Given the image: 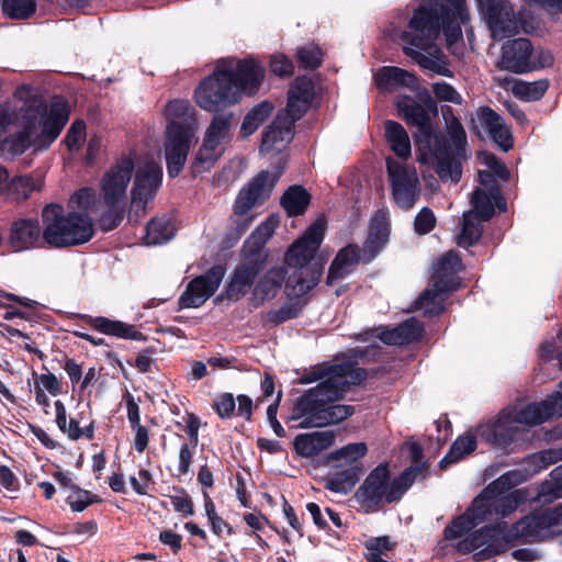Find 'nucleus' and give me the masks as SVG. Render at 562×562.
<instances>
[{
	"label": "nucleus",
	"mask_w": 562,
	"mask_h": 562,
	"mask_svg": "<svg viewBox=\"0 0 562 562\" xmlns=\"http://www.w3.org/2000/svg\"><path fill=\"white\" fill-rule=\"evenodd\" d=\"M469 20L465 0H422L401 33L403 49L422 68L452 77L447 58L435 42L442 27L448 45H453L462 37L461 23Z\"/></svg>",
	"instance_id": "obj_1"
},
{
	"label": "nucleus",
	"mask_w": 562,
	"mask_h": 562,
	"mask_svg": "<svg viewBox=\"0 0 562 562\" xmlns=\"http://www.w3.org/2000/svg\"><path fill=\"white\" fill-rule=\"evenodd\" d=\"M66 501L74 512H82L95 502V497L88 491L81 490L77 486H71Z\"/></svg>",
	"instance_id": "obj_50"
},
{
	"label": "nucleus",
	"mask_w": 562,
	"mask_h": 562,
	"mask_svg": "<svg viewBox=\"0 0 562 562\" xmlns=\"http://www.w3.org/2000/svg\"><path fill=\"white\" fill-rule=\"evenodd\" d=\"M198 446H193L192 442H186L181 446L179 451V465L178 472L182 475L190 472L193 456Z\"/></svg>",
	"instance_id": "obj_59"
},
{
	"label": "nucleus",
	"mask_w": 562,
	"mask_h": 562,
	"mask_svg": "<svg viewBox=\"0 0 562 562\" xmlns=\"http://www.w3.org/2000/svg\"><path fill=\"white\" fill-rule=\"evenodd\" d=\"M553 64V55L542 48H533L527 38H516L502 47L499 67L502 69L525 74L536 71Z\"/></svg>",
	"instance_id": "obj_15"
},
{
	"label": "nucleus",
	"mask_w": 562,
	"mask_h": 562,
	"mask_svg": "<svg viewBox=\"0 0 562 562\" xmlns=\"http://www.w3.org/2000/svg\"><path fill=\"white\" fill-rule=\"evenodd\" d=\"M235 400L232 394L225 393L217 397L214 408L222 418L229 417L235 409Z\"/></svg>",
	"instance_id": "obj_64"
},
{
	"label": "nucleus",
	"mask_w": 562,
	"mask_h": 562,
	"mask_svg": "<svg viewBox=\"0 0 562 562\" xmlns=\"http://www.w3.org/2000/svg\"><path fill=\"white\" fill-rule=\"evenodd\" d=\"M134 168V159L128 155L116 160L100 179V199L106 207V212L99 220L103 231L116 228L123 218L121 204L126 199Z\"/></svg>",
	"instance_id": "obj_12"
},
{
	"label": "nucleus",
	"mask_w": 562,
	"mask_h": 562,
	"mask_svg": "<svg viewBox=\"0 0 562 562\" xmlns=\"http://www.w3.org/2000/svg\"><path fill=\"white\" fill-rule=\"evenodd\" d=\"M44 243V225L38 220L21 217L14 220L9 229L8 244L14 252L41 247Z\"/></svg>",
	"instance_id": "obj_23"
},
{
	"label": "nucleus",
	"mask_w": 562,
	"mask_h": 562,
	"mask_svg": "<svg viewBox=\"0 0 562 562\" xmlns=\"http://www.w3.org/2000/svg\"><path fill=\"white\" fill-rule=\"evenodd\" d=\"M509 529L501 526L485 527L461 540L457 549L462 553L474 552L477 561L487 560L505 549L504 542L512 541L508 538Z\"/></svg>",
	"instance_id": "obj_20"
},
{
	"label": "nucleus",
	"mask_w": 562,
	"mask_h": 562,
	"mask_svg": "<svg viewBox=\"0 0 562 562\" xmlns=\"http://www.w3.org/2000/svg\"><path fill=\"white\" fill-rule=\"evenodd\" d=\"M288 276L283 266H267V257L245 259L234 270L226 289V296L239 301L250 290V303L257 307L274 299L282 289Z\"/></svg>",
	"instance_id": "obj_6"
},
{
	"label": "nucleus",
	"mask_w": 562,
	"mask_h": 562,
	"mask_svg": "<svg viewBox=\"0 0 562 562\" xmlns=\"http://www.w3.org/2000/svg\"><path fill=\"white\" fill-rule=\"evenodd\" d=\"M272 109L269 102H261L254 106L241 124V134L245 137L251 135L269 117Z\"/></svg>",
	"instance_id": "obj_48"
},
{
	"label": "nucleus",
	"mask_w": 562,
	"mask_h": 562,
	"mask_svg": "<svg viewBox=\"0 0 562 562\" xmlns=\"http://www.w3.org/2000/svg\"><path fill=\"white\" fill-rule=\"evenodd\" d=\"M375 82L380 89L389 91L402 87L414 90L417 87V78L398 67H382L375 75Z\"/></svg>",
	"instance_id": "obj_31"
},
{
	"label": "nucleus",
	"mask_w": 562,
	"mask_h": 562,
	"mask_svg": "<svg viewBox=\"0 0 562 562\" xmlns=\"http://www.w3.org/2000/svg\"><path fill=\"white\" fill-rule=\"evenodd\" d=\"M224 270L222 267H213L205 274L193 279L179 299L181 308H196L203 305L218 289Z\"/></svg>",
	"instance_id": "obj_22"
},
{
	"label": "nucleus",
	"mask_w": 562,
	"mask_h": 562,
	"mask_svg": "<svg viewBox=\"0 0 562 562\" xmlns=\"http://www.w3.org/2000/svg\"><path fill=\"white\" fill-rule=\"evenodd\" d=\"M322 271L323 267L297 270L285 284L288 302L279 310L269 312V321L280 324L296 317L306 302L305 295L318 284Z\"/></svg>",
	"instance_id": "obj_16"
},
{
	"label": "nucleus",
	"mask_w": 562,
	"mask_h": 562,
	"mask_svg": "<svg viewBox=\"0 0 562 562\" xmlns=\"http://www.w3.org/2000/svg\"><path fill=\"white\" fill-rule=\"evenodd\" d=\"M432 92L435 98L442 102H450L453 104H461L463 102L462 95L451 85L445 81L432 83Z\"/></svg>",
	"instance_id": "obj_53"
},
{
	"label": "nucleus",
	"mask_w": 562,
	"mask_h": 562,
	"mask_svg": "<svg viewBox=\"0 0 562 562\" xmlns=\"http://www.w3.org/2000/svg\"><path fill=\"white\" fill-rule=\"evenodd\" d=\"M326 231V222L323 218L316 220L306 232L296 239L284 255V262L291 268L305 270L321 265H311L318 250Z\"/></svg>",
	"instance_id": "obj_19"
},
{
	"label": "nucleus",
	"mask_w": 562,
	"mask_h": 562,
	"mask_svg": "<svg viewBox=\"0 0 562 562\" xmlns=\"http://www.w3.org/2000/svg\"><path fill=\"white\" fill-rule=\"evenodd\" d=\"M562 536V503L521 518L509 528L508 538L542 541Z\"/></svg>",
	"instance_id": "obj_14"
},
{
	"label": "nucleus",
	"mask_w": 562,
	"mask_h": 562,
	"mask_svg": "<svg viewBox=\"0 0 562 562\" xmlns=\"http://www.w3.org/2000/svg\"><path fill=\"white\" fill-rule=\"evenodd\" d=\"M384 130L390 148L400 159L407 160L412 155V147L405 128L397 122L386 121Z\"/></svg>",
	"instance_id": "obj_37"
},
{
	"label": "nucleus",
	"mask_w": 562,
	"mask_h": 562,
	"mask_svg": "<svg viewBox=\"0 0 562 562\" xmlns=\"http://www.w3.org/2000/svg\"><path fill=\"white\" fill-rule=\"evenodd\" d=\"M278 226L279 218L273 215L269 216L265 222H262L245 241L243 250L245 259L266 257L261 254V249L272 237Z\"/></svg>",
	"instance_id": "obj_33"
},
{
	"label": "nucleus",
	"mask_w": 562,
	"mask_h": 562,
	"mask_svg": "<svg viewBox=\"0 0 562 562\" xmlns=\"http://www.w3.org/2000/svg\"><path fill=\"white\" fill-rule=\"evenodd\" d=\"M297 120L280 112L265 133L260 151H281L293 138V126Z\"/></svg>",
	"instance_id": "obj_25"
},
{
	"label": "nucleus",
	"mask_w": 562,
	"mask_h": 562,
	"mask_svg": "<svg viewBox=\"0 0 562 562\" xmlns=\"http://www.w3.org/2000/svg\"><path fill=\"white\" fill-rule=\"evenodd\" d=\"M175 226L169 218H153L146 227L145 243L148 246L169 241L175 236Z\"/></svg>",
	"instance_id": "obj_41"
},
{
	"label": "nucleus",
	"mask_w": 562,
	"mask_h": 562,
	"mask_svg": "<svg viewBox=\"0 0 562 562\" xmlns=\"http://www.w3.org/2000/svg\"><path fill=\"white\" fill-rule=\"evenodd\" d=\"M270 69L277 76H290L293 72V63L283 54H276L271 57Z\"/></svg>",
	"instance_id": "obj_58"
},
{
	"label": "nucleus",
	"mask_w": 562,
	"mask_h": 562,
	"mask_svg": "<svg viewBox=\"0 0 562 562\" xmlns=\"http://www.w3.org/2000/svg\"><path fill=\"white\" fill-rule=\"evenodd\" d=\"M282 173V169L274 172L261 171L252 181L244 188L235 202L234 213L231 221L236 225V233L239 237L250 225L252 217L249 211L258 203L267 200Z\"/></svg>",
	"instance_id": "obj_13"
},
{
	"label": "nucleus",
	"mask_w": 562,
	"mask_h": 562,
	"mask_svg": "<svg viewBox=\"0 0 562 562\" xmlns=\"http://www.w3.org/2000/svg\"><path fill=\"white\" fill-rule=\"evenodd\" d=\"M14 95L21 101H23L24 104L20 110V114H18L13 109H11L16 115L15 122L11 126H13L18 122L20 116L26 117L27 112H33L34 108H36L35 103H38V108H41L42 111H50V105H45L43 101L37 97V90L30 85L24 83L18 87L14 92Z\"/></svg>",
	"instance_id": "obj_46"
},
{
	"label": "nucleus",
	"mask_w": 562,
	"mask_h": 562,
	"mask_svg": "<svg viewBox=\"0 0 562 562\" xmlns=\"http://www.w3.org/2000/svg\"><path fill=\"white\" fill-rule=\"evenodd\" d=\"M44 225V244L65 248L88 243L93 234V223L87 213L65 212L63 205L49 203L41 212Z\"/></svg>",
	"instance_id": "obj_10"
},
{
	"label": "nucleus",
	"mask_w": 562,
	"mask_h": 562,
	"mask_svg": "<svg viewBox=\"0 0 562 562\" xmlns=\"http://www.w3.org/2000/svg\"><path fill=\"white\" fill-rule=\"evenodd\" d=\"M359 258L360 249L358 246L348 245L342 248L329 267L327 284H333L335 281L348 276L358 263Z\"/></svg>",
	"instance_id": "obj_34"
},
{
	"label": "nucleus",
	"mask_w": 562,
	"mask_h": 562,
	"mask_svg": "<svg viewBox=\"0 0 562 562\" xmlns=\"http://www.w3.org/2000/svg\"><path fill=\"white\" fill-rule=\"evenodd\" d=\"M487 22L492 36L496 40L510 36L517 32L515 13L509 3L498 5L493 13L484 18Z\"/></svg>",
	"instance_id": "obj_30"
},
{
	"label": "nucleus",
	"mask_w": 562,
	"mask_h": 562,
	"mask_svg": "<svg viewBox=\"0 0 562 562\" xmlns=\"http://www.w3.org/2000/svg\"><path fill=\"white\" fill-rule=\"evenodd\" d=\"M476 448V435L468 432L464 436H460L451 446L449 452L446 454V457L441 460L442 463H452L457 462L468 454H470L472 451H474Z\"/></svg>",
	"instance_id": "obj_47"
},
{
	"label": "nucleus",
	"mask_w": 562,
	"mask_h": 562,
	"mask_svg": "<svg viewBox=\"0 0 562 562\" xmlns=\"http://www.w3.org/2000/svg\"><path fill=\"white\" fill-rule=\"evenodd\" d=\"M436 226V216L429 207H423L414 221V229L418 235L430 233Z\"/></svg>",
	"instance_id": "obj_54"
},
{
	"label": "nucleus",
	"mask_w": 562,
	"mask_h": 562,
	"mask_svg": "<svg viewBox=\"0 0 562 562\" xmlns=\"http://www.w3.org/2000/svg\"><path fill=\"white\" fill-rule=\"evenodd\" d=\"M314 95V86L310 78L299 77L289 90L288 105L283 113L300 120L308 110Z\"/></svg>",
	"instance_id": "obj_27"
},
{
	"label": "nucleus",
	"mask_w": 562,
	"mask_h": 562,
	"mask_svg": "<svg viewBox=\"0 0 562 562\" xmlns=\"http://www.w3.org/2000/svg\"><path fill=\"white\" fill-rule=\"evenodd\" d=\"M86 138V124L83 121H76L67 132L65 142L70 150H78Z\"/></svg>",
	"instance_id": "obj_55"
},
{
	"label": "nucleus",
	"mask_w": 562,
	"mask_h": 562,
	"mask_svg": "<svg viewBox=\"0 0 562 562\" xmlns=\"http://www.w3.org/2000/svg\"><path fill=\"white\" fill-rule=\"evenodd\" d=\"M366 372L351 361L325 362L312 367L299 379L300 384L318 382L305 391L295 402L291 419L299 428H321L336 425L356 412L355 406L335 404L350 385L360 383Z\"/></svg>",
	"instance_id": "obj_2"
},
{
	"label": "nucleus",
	"mask_w": 562,
	"mask_h": 562,
	"mask_svg": "<svg viewBox=\"0 0 562 562\" xmlns=\"http://www.w3.org/2000/svg\"><path fill=\"white\" fill-rule=\"evenodd\" d=\"M547 419L562 417V393L555 392L541 401Z\"/></svg>",
	"instance_id": "obj_57"
},
{
	"label": "nucleus",
	"mask_w": 562,
	"mask_h": 562,
	"mask_svg": "<svg viewBox=\"0 0 562 562\" xmlns=\"http://www.w3.org/2000/svg\"><path fill=\"white\" fill-rule=\"evenodd\" d=\"M35 106H40L35 103ZM22 119L23 132L7 137L3 140V148L12 155H20L33 144L37 149H46L59 136L61 130L69 119V108L64 101H56L50 104V111H42L34 108Z\"/></svg>",
	"instance_id": "obj_7"
},
{
	"label": "nucleus",
	"mask_w": 562,
	"mask_h": 562,
	"mask_svg": "<svg viewBox=\"0 0 562 562\" xmlns=\"http://www.w3.org/2000/svg\"><path fill=\"white\" fill-rule=\"evenodd\" d=\"M130 483L138 495H145L151 484V473L148 470L142 469L138 471L137 476L130 479Z\"/></svg>",
	"instance_id": "obj_62"
},
{
	"label": "nucleus",
	"mask_w": 562,
	"mask_h": 562,
	"mask_svg": "<svg viewBox=\"0 0 562 562\" xmlns=\"http://www.w3.org/2000/svg\"><path fill=\"white\" fill-rule=\"evenodd\" d=\"M401 325H407L401 333L403 345L418 340L423 334V326L416 318H409Z\"/></svg>",
	"instance_id": "obj_60"
},
{
	"label": "nucleus",
	"mask_w": 562,
	"mask_h": 562,
	"mask_svg": "<svg viewBox=\"0 0 562 562\" xmlns=\"http://www.w3.org/2000/svg\"><path fill=\"white\" fill-rule=\"evenodd\" d=\"M265 75V67L254 57L218 59L213 72L195 88L193 99L204 111H220L236 104L243 94L257 93Z\"/></svg>",
	"instance_id": "obj_3"
},
{
	"label": "nucleus",
	"mask_w": 562,
	"mask_h": 562,
	"mask_svg": "<svg viewBox=\"0 0 562 562\" xmlns=\"http://www.w3.org/2000/svg\"><path fill=\"white\" fill-rule=\"evenodd\" d=\"M386 171L396 205L403 210L412 209L420 195V184L415 168L389 157Z\"/></svg>",
	"instance_id": "obj_18"
},
{
	"label": "nucleus",
	"mask_w": 562,
	"mask_h": 562,
	"mask_svg": "<svg viewBox=\"0 0 562 562\" xmlns=\"http://www.w3.org/2000/svg\"><path fill=\"white\" fill-rule=\"evenodd\" d=\"M54 405L56 411V424L59 430L70 440H78L83 436L88 439L93 437V428L91 425L87 428H81L77 419L68 418L66 407L61 401H56Z\"/></svg>",
	"instance_id": "obj_38"
},
{
	"label": "nucleus",
	"mask_w": 562,
	"mask_h": 562,
	"mask_svg": "<svg viewBox=\"0 0 562 562\" xmlns=\"http://www.w3.org/2000/svg\"><path fill=\"white\" fill-rule=\"evenodd\" d=\"M476 119L480 126L503 150L513 147L510 128L504 119L490 106H481L476 110Z\"/></svg>",
	"instance_id": "obj_24"
},
{
	"label": "nucleus",
	"mask_w": 562,
	"mask_h": 562,
	"mask_svg": "<svg viewBox=\"0 0 562 562\" xmlns=\"http://www.w3.org/2000/svg\"><path fill=\"white\" fill-rule=\"evenodd\" d=\"M88 324L97 331L126 340H144V335L131 324L104 316L88 317Z\"/></svg>",
	"instance_id": "obj_29"
},
{
	"label": "nucleus",
	"mask_w": 562,
	"mask_h": 562,
	"mask_svg": "<svg viewBox=\"0 0 562 562\" xmlns=\"http://www.w3.org/2000/svg\"><path fill=\"white\" fill-rule=\"evenodd\" d=\"M420 473V467H409L400 476L391 480L387 464L381 463L357 490L356 498L367 510H373L384 502L400 499Z\"/></svg>",
	"instance_id": "obj_11"
},
{
	"label": "nucleus",
	"mask_w": 562,
	"mask_h": 562,
	"mask_svg": "<svg viewBox=\"0 0 562 562\" xmlns=\"http://www.w3.org/2000/svg\"><path fill=\"white\" fill-rule=\"evenodd\" d=\"M296 57L301 66L305 68H317L322 63V52L313 44L300 47L296 52Z\"/></svg>",
	"instance_id": "obj_52"
},
{
	"label": "nucleus",
	"mask_w": 562,
	"mask_h": 562,
	"mask_svg": "<svg viewBox=\"0 0 562 562\" xmlns=\"http://www.w3.org/2000/svg\"><path fill=\"white\" fill-rule=\"evenodd\" d=\"M69 205L83 212L101 213V215L105 213L102 212V209L105 207L102 200L100 202L97 200L95 191L92 188H81L76 191L69 200Z\"/></svg>",
	"instance_id": "obj_45"
},
{
	"label": "nucleus",
	"mask_w": 562,
	"mask_h": 562,
	"mask_svg": "<svg viewBox=\"0 0 562 562\" xmlns=\"http://www.w3.org/2000/svg\"><path fill=\"white\" fill-rule=\"evenodd\" d=\"M43 180L40 177L29 175L18 176L10 180L7 186L4 199L11 202H22L35 191H41Z\"/></svg>",
	"instance_id": "obj_36"
},
{
	"label": "nucleus",
	"mask_w": 562,
	"mask_h": 562,
	"mask_svg": "<svg viewBox=\"0 0 562 562\" xmlns=\"http://www.w3.org/2000/svg\"><path fill=\"white\" fill-rule=\"evenodd\" d=\"M232 138V115L216 114L209 125L203 145L199 151V159L203 162H213L217 159Z\"/></svg>",
	"instance_id": "obj_21"
},
{
	"label": "nucleus",
	"mask_w": 562,
	"mask_h": 562,
	"mask_svg": "<svg viewBox=\"0 0 562 562\" xmlns=\"http://www.w3.org/2000/svg\"><path fill=\"white\" fill-rule=\"evenodd\" d=\"M547 420L541 402L513 405L501 411L494 418L480 424L475 432L493 448L507 451L524 435V427L537 426Z\"/></svg>",
	"instance_id": "obj_8"
},
{
	"label": "nucleus",
	"mask_w": 562,
	"mask_h": 562,
	"mask_svg": "<svg viewBox=\"0 0 562 562\" xmlns=\"http://www.w3.org/2000/svg\"><path fill=\"white\" fill-rule=\"evenodd\" d=\"M3 12L12 19H27L36 9L35 0H3Z\"/></svg>",
	"instance_id": "obj_49"
},
{
	"label": "nucleus",
	"mask_w": 562,
	"mask_h": 562,
	"mask_svg": "<svg viewBox=\"0 0 562 562\" xmlns=\"http://www.w3.org/2000/svg\"><path fill=\"white\" fill-rule=\"evenodd\" d=\"M368 452L366 442L348 443L326 457L327 463H334L336 467L351 465L362 459Z\"/></svg>",
	"instance_id": "obj_39"
},
{
	"label": "nucleus",
	"mask_w": 562,
	"mask_h": 562,
	"mask_svg": "<svg viewBox=\"0 0 562 562\" xmlns=\"http://www.w3.org/2000/svg\"><path fill=\"white\" fill-rule=\"evenodd\" d=\"M549 88L548 80H537L532 82L516 80L513 82L512 92L522 101H537L543 97Z\"/></svg>",
	"instance_id": "obj_44"
},
{
	"label": "nucleus",
	"mask_w": 562,
	"mask_h": 562,
	"mask_svg": "<svg viewBox=\"0 0 562 562\" xmlns=\"http://www.w3.org/2000/svg\"><path fill=\"white\" fill-rule=\"evenodd\" d=\"M281 204L290 216L300 215L310 204V194L303 187L292 186L282 195Z\"/></svg>",
	"instance_id": "obj_42"
},
{
	"label": "nucleus",
	"mask_w": 562,
	"mask_h": 562,
	"mask_svg": "<svg viewBox=\"0 0 562 562\" xmlns=\"http://www.w3.org/2000/svg\"><path fill=\"white\" fill-rule=\"evenodd\" d=\"M499 198L498 190H491L487 192L483 189H476L471 199L473 214L481 221L490 220L494 214V203H497Z\"/></svg>",
	"instance_id": "obj_40"
},
{
	"label": "nucleus",
	"mask_w": 562,
	"mask_h": 562,
	"mask_svg": "<svg viewBox=\"0 0 562 562\" xmlns=\"http://www.w3.org/2000/svg\"><path fill=\"white\" fill-rule=\"evenodd\" d=\"M442 115L446 123V132L449 137V145L445 139V147L447 149V155L450 159H453L457 162H460L458 159H456L452 156V147L456 149V154L459 155V153L467 145V133L463 128V125L461 122L456 117V115L452 112L451 108H446L442 110ZM441 138H443L441 136ZM461 166V164H459Z\"/></svg>",
	"instance_id": "obj_35"
},
{
	"label": "nucleus",
	"mask_w": 562,
	"mask_h": 562,
	"mask_svg": "<svg viewBox=\"0 0 562 562\" xmlns=\"http://www.w3.org/2000/svg\"><path fill=\"white\" fill-rule=\"evenodd\" d=\"M162 171L154 161H146L135 172L131 191L130 221L137 223L147 211V205L154 200L161 183Z\"/></svg>",
	"instance_id": "obj_17"
},
{
	"label": "nucleus",
	"mask_w": 562,
	"mask_h": 562,
	"mask_svg": "<svg viewBox=\"0 0 562 562\" xmlns=\"http://www.w3.org/2000/svg\"><path fill=\"white\" fill-rule=\"evenodd\" d=\"M432 280L437 285L446 290L456 291L460 286L458 273L463 269L461 258L458 252L449 250L437 259L434 263Z\"/></svg>",
	"instance_id": "obj_26"
},
{
	"label": "nucleus",
	"mask_w": 562,
	"mask_h": 562,
	"mask_svg": "<svg viewBox=\"0 0 562 562\" xmlns=\"http://www.w3.org/2000/svg\"><path fill=\"white\" fill-rule=\"evenodd\" d=\"M35 385H38L44 392L47 391L53 396H56L61 392V384L53 373L41 374L37 378Z\"/></svg>",
	"instance_id": "obj_61"
},
{
	"label": "nucleus",
	"mask_w": 562,
	"mask_h": 562,
	"mask_svg": "<svg viewBox=\"0 0 562 562\" xmlns=\"http://www.w3.org/2000/svg\"><path fill=\"white\" fill-rule=\"evenodd\" d=\"M353 484V471L345 470L331 474L327 480L326 487L337 493H346Z\"/></svg>",
	"instance_id": "obj_51"
},
{
	"label": "nucleus",
	"mask_w": 562,
	"mask_h": 562,
	"mask_svg": "<svg viewBox=\"0 0 562 562\" xmlns=\"http://www.w3.org/2000/svg\"><path fill=\"white\" fill-rule=\"evenodd\" d=\"M335 440L336 432L333 430L314 431L297 435L293 446L297 454L311 458L334 446Z\"/></svg>",
	"instance_id": "obj_28"
},
{
	"label": "nucleus",
	"mask_w": 562,
	"mask_h": 562,
	"mask_svg": "<svg viewBox=\"0 0 562 562\" xmlns=\"http://www.w3.org/2000/svg\"><path fill=\"white\" fill-rule=\"evenodd\" d=\"M168 121L165 133V157L170 177H177L187 161L192 144L196 143L198 120L195 110L187 100H173L166 106Z\"/></svg>",
	"instance_id": "obj_9"
},
{
	"label": "nucleus",
	"mask_w": 562,
	"mask_h": 562,
	"mask_svg": "<svg viewBox=\"0 0 562 562\" xmlns=\"http://www.w3.org/2000/svg\"><path fill=\"white\" fill-rule=\"evenodd\" d=\"M530 460L532 463L538 465V468L535 470V472H537L538 470L544 469L550 464L561 461L562 448L543 450L537 454H533Z\"/></svg>",
	"instance_id": "obj_56"
},
{
	"label": "nucleus",
	"mask_w": 562,
	"mask_h": 562,
	"mask_svg": "<svg viewBox=\"0 0 562 562\" xmlns=\"http://www.w3.org/2000/svg\"><path fill=\"white\" fill-rule=\"evenodd\" d=\"M425 105L426 108L407 95H401L396 99L398 113L407 123L414 124L418 128L416 134L417 161L422 165L432 166L440 179L458 182L462 169L459 162L448 157L441 135L435 132L431 123L430 113L437 114V103L427 94Z\"/></svg>",
	"instance_id": "obj_4"
},
{
	"label": "nucleus",
	"mask_w": 562,
	"mask_h": 562,
	"mask_svg": "<svg viewBox=\"0 0 562 562\" xmlns=\"http://www.w3.org/2000/svg\"><path fill=\"white\" fill-rule=\"evenodd\" d=\"M170 501L176 512L184 516L193 515L192 499L184 492H180L179 494L171 496Z\"/></svg>",
	"instance_id": "obj_63"
},
{
	"label": "nucleus",
	"mask_w": 562,
	"mask_h": 562,
	"mask_svg": "<svg viewBox=\"0 0 562 562\" xmlns=\"http://www.w3.org/2000/svg\"><path fill=\"white\" fill-rule=\"evenodd\" d=\"M526 479L520 471L503 474L488 485L473 502L472 506L445 529L446 539H457L465 531L493 517L505 518L525 501L520 490L503 493L505 487L517 485Z\"/></svg>",
	"instance_id": "obj_5"
},
{
	"label": "nucleus",
	"mask_w": 562,
	"mask_h": 562,
	"mask_svg": "<svg viewBox=\"0 0 562 562\" xmlns=\"http://www.w3.org/2000/svg\"><path fill=\"white\" fill-rule=\"evenodd\" d=\"M473 211H467L462 216V227L458 235L457 243L461 247H469L475 244L482 235V223Z\"/></svg>",
	"instance_id": "obj_43"
},
{
	"label": "nucleus",
	"mask_w": 562,
	"mask_h": 562,
	"mask_svg": "<svg viewBox=\"0 0 562 562\" xmlns=\"http://www.w3.org/2000/svg\"><path fill=\"white\" fill-rule=\"evenodd\" d=\"M452 291L437 285L434 281L426 288L415 302V308L424 315L436 316L443 312L445 302Z\"/></svg>",
	"instance_id": "obj_32"
}]
</instances>
